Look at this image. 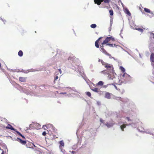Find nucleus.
<instances>
[{
  "label": "nucleus",
  "instance_id": "nucleus-33",
  "mask_svg": "<svg viewBox=\"0 0 154 154\" xmlns=\"http://www.w3.org/2000/svg\"><path fill=\"white\" fill-rule=\"evenodd\" d=\"M0 149L2 150V152L1 154H5V152L2 149H1V148L0 147Z\"/></svg>",
  "mask_w": 154,
  "mask_h": 154
},
{
  "label": "nucleus",
  "instance_id": "nucleus-40",
  "mask_svg": "<svg viewBox=\"0 0 154 154\" xmlns=\"http://www.w3.org/2000/svg\"><path fill=\"white\" fill-rule=\"evenodd\" d=\"M66 92H64V93L62 92V93H60V94H66Z\"/></svg>",
  "mask_w": 154,
  "mask_h": 154
},
{
  "label": "nucleus",
  "instance_id": "nucleus-41",
  "mask_svg": "<svg viewBox=\"0 0 154 154\" xmlns=\"http://www.w3.org/2000/svg\"><path fill=\"white\" fill-rule=\"evenodd\" d=\"M152 35H153V38L154 39V34L153 33H152Z\"/></svg>",
  "mask_w": 154,
  "mask_h": 154
},
{
  "label": "nucleus",
  "instance_id": "nucleus-5",
  "mask_svg": "<svg viewBox=\"0 0 154 154\" xmlns=\"http://www.w3.org/2000/svg\"><path fill=\"white\" fill-rule=\"evenodd\" d=\"M131 123H129L128 124H123V125H121L120 126L121 129L122 131H124V128H125L127 126L131 125Z\"/></svg>",
  "mask_w": 154,
  "mask_h": 154
},
{
  "label": "nucleus",
  "instance_id": "nucleus-42",
  "mask_svg": "<svg viewBox=\"0 0 154 154\" xmlns=\"http://www.w3.org/2000/svg\"><path fill=\"white\" fill-rule=\"evenodd\" d=\"M74 152H74V151H72V153H74Z\"/></svg>",
  "mask_w": 154,
  "mask_h": 154
},
{
  "label": "nucleus",
  "instance_id": "nucleus-6",
  "mask_svg": "<svg viewBox=\"0 0 154 154\" xmlns=\"http://www.w3.org/2000/svg\"><path fill=\"white\" fill-rule=\"evenodd\" d=\"M17 140L23 145H25L26 144V141L23 140L19 138H17Z\"/></svg>",
  "mask_w": 154,
  "mask_h": 154
},
{
  "label": "nucleus",
  "instance_id": "nucleus-17",
  "mask_svg": "<svg viewBox=\"0 0 154 154\" xmlns=\"http://www.w3.org/2000/svg\"><path fill=\"white\" fill-rule=\"evenodd\" d=\"M113 125V124L110 123H107L106 124H105L106 125L108 128H110L112 127Z\"/></svg>",
  "mask_w": 154,
  "mask_h": 154
},
{
  "label": "nucleus",
  "instance_id": "nucleus-31",
  "mask_svg": "<svg viewBox=\"0 0 154 154\" xmlns=\"http://www.w3.org/2000/svg\"><path fill=\"white\" fill-rule=\"evenodd\" d=\"M107 72L106 70H104L103 71L101 72V73H103V74H105L106 72Z\"/></svg>",
  "mask_w": 154,
  "mask_h": 154
},
{
  "label": "nucleus",
  "instance_id": "nucleus-32",
  "mask_svg": "<svg viewBox=\"0 0 154 154\" xmlns=\"http://www.w3.org/2000/svg\"><path fill=\"white\" fill-rule=\"evenodd\" d=\"M103 65L105 66L106 63L104 62L103 61L101 63Z\"/></svg>",
  "mask_w": 154,
  "mask_h": 154
},
{
  "label": "nucleus",
  "instance_id": "nucleus-29",
  "mask_svg": "<svg viewBox=\"0 0 154 154\" xmlns=\"http://www.w3.org/2000/svg\"><path fill=\"white\" fill-rule=\"evenodd\" d=\"M58 78V77L57 76L55 75L54 76V81H56Z\"/></svg>",
  "mask_w": 154,
  "mask_h": 154
},
{
  "label": "nucleus",
  "instance_id": "nucleus-25",
  "mask_svg": "<svg viewBox=\"0 0 154 154\" xmlns=\"http://www.w3.org/2000/svg\"><path fill=\"white\" fill-rule=\"evenodd\" d=\"M97 26V25L95 24H92L91 25V27L92 28H95Z\"/></svg>",
  "mask_w": 154,
  "mask_h": 154
},
{
  "label": "nucleus",
  "instance_id": "nucleus-20",
  "mask_svg": "<svg viewBox=\"0 0 154 154\" xmlns=\"http://www.w3.org/2000/svg\"><path fill=\"white\" fill-rule=\"evenodd\" d=\"M103 83L102 81H99L97 84L98 85L101 86L103 85Z\"/></svg>",
  "mask_w": 154,
  "mask_h": 154
},
{
  "label": "nucleus",
  "instance_id": "nucleus-30",
  "mask_svg": "<svg viewBox=\"0 0 154 154\" xmlns=\"http://www.w3.org/2000/svg\"><path fill=\"white\" fill-rule=\"evenodd\" d=\"M126 119L128 121V122H131L132 121L130 119L129 117H127L126 118Z\"/></svg>",
  "mask_w": 154,
  "mask_h": 154
},
{
  "label": "nucleus",
  "instance_id": "nucleus-23",
  "mask_svg": "<svg viewBox=\"0 0 154 154\" xmlns=\"http://www.w3.org/2000/svg\"><path fill=\"white\" fill-rule=\"evenodd\" d=\"M109 12L111 16H113V11L112 9H110L109 11Z\"/></svg>",
  "mask_w": 154,
  "mask_h": 154
},
{
  "label": "nucleus",
  "instance_id": "nucleus-4",
  "mask_svg": "<svg viewBox=\"0 0 154 154\" xmlns=\"http://www.w3.org/2000/svg\"><path fill=\"white\" fill-rule=\"evenodd\" d=\"M108 70H109V72H111L113 70V67L110 64L106 63L105 65L104 66Z\"/></svg>",
  "mask_w": 154,
  "mask_h": 154
},
{
  "label": "nucleus",
  "instance_id": "nucleus-3",
  "mask_svg": "<svg viewBox=\"0 0 154 154\" xmlns=\"http://www.w3.org/2000/svg\"><path fill=\"white\" fill-rule=\"evenodd\" d=\"M110 40H111L112 41H115V39L114 38L111 37H107L102 43V45L106 44Z\"/></svg>",
  "mask_w": 154,
  "mask_h": 154
},
{
  "label": "nucleus",
  "instance_id": "nucleus-8",
  "mask_svg": "<svg viewBox=\"0 0 154 154\" xmlns=\"http://www.w3.org/2000/svg\"><path fill=\"white\" fill-rule=\"evenodd\" d=\"M103 38V37H100L98 39H97V40H96V42H95V47L96 48H99V45L98 44V42H99V40L100 39H102V38Z\"/></svg>",
  "mask_w": 154,
  "mask_h": 154
},
{
  "label": "nucleus",
  "instance_id": "nucleus-1",
  "mask_svg": "<svg viewBox=\"0 0 154 154\" xmlns=\"http://www.w3.org/2000/svg\"><path fill=\"white\" fill-rule=\"evenodd\" d=\"M120 69L124 73V74L121 76V79L124 80L125 82L130 80L131 77L128 74L125 72V70L124 68L122 66H120Z\"/></svg>",
  "mask_w": 154,
  "mask_h": 154
},
{
  "label": "nucleus",
  "instance_id": "nucleus-35",
  "mask_svg": "<svg viewBox=\"0 0 154 154\" xmlns=\"http://www.w3.org/2000/svg\"><path fill=\"white\" fill-rule=\"evenodd\" d=\"M100 122L103 123L104 121L102 119H100Z\"/></svg>",
  "mask_w": 154,
  "mask_h": 154
},
{
  "label": "nucleus",
  "instance_id": "nucleus-19",
  "mask_svg": "<svg viewBox=\"0 0 154 154\" xmlns=\"http://www.w3.org/2000/svg\"><path fill=\"white\" fill-rule=\"evenodd\" d=\"M92 90L96 92H99L100 91V89H98L97 88H94L92 89Z\"/></svg>",
  "mask_w": 154,
  "mask_h": 154
},
{
  "label": "nucleus",
  "instance_id": "nucleus-7",
  "mask_svg": "<svg viewBox=\"0 0 154 154\" xmlns=\"http://www.w3.org/2000/svg\"><path fill=\"white\" fill-rule=\"evenodd\" d=\"M150 60L151 63L153 64H154V53L151 54L150 56Z\"/></svg>",
  "mask_w": 154,
  "mask_h": 154
},
{
  "label": "nucleus",
  "instance_id": "nucleus-43",
  "mask_svg": "<svg viewBox=\"0 0 154 154\" xmlns=\"http://www.w3.org/2000/svg\"><path fill=\"white\" fill-rule=\"evenodd\" d=\"M122 81H123V82H124L122 80Z\"/></svg>",
  "mask_w": 154,
  "mask_h": 154
},
{
  "label": "nucleus",
  "instance_id": "nucleus-14",
  "mask_svg": "<svg viewBox=\"0 0 154 154\" xmlns=\"http://www.w3.org/2000/svg\"><path fill=\"white\" fill-rule=\"evenodd\" d=\"M8 126L6 127V128L9 129L11 130L15 131V129L13 127V126L11 125L8 124Z\"/></svg>",
  "mask_w": 154,
  "mask_h": 154
},
{
  "label": "nucleus",
  "instance_id": "nucleus-26",
  "mask_svg": "<svg viewBox=\"0 0 154 154\" xmlns=\"http://www.w3.org/2000/svg\"><path fill=\"white\" fill-rule=\"evenodd\" d=\"M111 74L109 75H108V78L109 79H113V76L112 75L111 76Z\"/></svg>",
  "mask_w": 154,
  "mask_h": 154
},
{
  "label": "nucleus",
  "instance_id": "nucleus-34",
  "mask_svg": "<svg viewBox=\"0 0 154 154\" xmlns=\"http://www.w3.org/2000/svg\"><path fill=\"white\" fill-rule=\"evenodd\" d=\"M104 45V44H103V45L101 44V45H100V49H102L104 48H103V45Z\"/></svg>",
  "mask_w": 154,
  "mask_h": 154
},
{
  "label": "nucleus",
  "instance_id": "nucleus-38",
  "mask_svg": "<svg viewBox=\"0 0 154 154\" xmlns=\"http://www.w3.org/2000/svg\"><path fill=\"white\" fill-rule=\"evenodd\" d=\"M58 70L59 71L60 73V74H61V73H62V71H61V69H58Z\"/></svg>",
  "mask_w": 154,
  "mask_h": 154
},
{
  "label": "nucleus",
  "instance_id": "nucleus-9",
  "mask_svg": "<svg viewBox=\"0 0 154 154\" xmlns=\"http://www.w3.org/2000/svg\"><path fill=\"white\" fill-rule=\"evenodd\" d=\"M111 94L109 92H106L105 94V97L108 99H109L111 98Z\"/></svg>",
  "mask_w": 154,
  "mask_h": 154
},
{
  "label": "nucleus",
  "instance_id": "nucleus-11",
  "mask_svg": "<svg viewBox=\"0 0 154 154\" xmlns=\"http://www.w3.org/2000/svg\"><path fill=\"white\" fill-rule=\"evenodd\" d=\"M124 12L125 14H127L128 16H131V13L129 12V10L127 8H125L124 10Z\"/></svg>",
  "mask_w": 154,
  "mask_h": 154
},
{
  "label": "nucleus",
  "instance_id": "nucleus-27",
  "mask_svg": "<svg viewBox=\"0 0 154 154\" xmlns=\"http://www.w3.org/2000/svg\"><path fill=\"white\" fill-rule=\"evenodd\" d=\"M136 29L142 32H143V29L141 28H137V29Z\"/></svg>",
  "mask_w": 154,
  "mask_h": 154
},
{
  "label": "nucleus",
  "instance_id": "nucleus-36",
  "mask_svg": "<svg viewBox=\"0 0 154 154\" xmlns=\"http://www.w3.org/2000/svg\"><path fill=\"white\" fill-rule=\"evenodd\" d=\"M42 134L43 135V136H45L46 135V132L45 131H44L42 133Z\"/></svg>",
  "mask_w": 154,
  "mask_h": 154
},
{
  "label": "nucleus",
  "instance_id": "nucleus-18",
  "mask_svg": "<svg viewBox=\"0 0 154 154\" xmlns=\"http://www.w3.org/2000/svg\"><path fill=\"white\" fill-rule=\"evenodd\" d=\"M144 10L146 13L152 14V12H151V11L149 9L147 8H144Z\"/></svg>",
  "mask_w": 154,
  "mask_h": 154
},
{
  "label": "nucleus",
  "instance_id": "nucleus-22",
  "mask_svg": "<svg viewBox=\"0 0 154 154\" xmlns=\"http://www.w3.org/2000/svg\"><path fill=\"white\" fill-rule=\"evenodd\" d=\"M16 132L18 135L21 136L23 138L25 139V137L23 136L20 132L17 131H16Z\"/></svg>",
  "mask_w": 154,
  "mask_h": 154
},
{
  "label": "nucleus",
  "instance_id": "nucleus-13",
  "mask_svg": "<svg viewBox=\"0 0 154 154\" xmlns=\"http://www.w3.org/2000/svg\"><path fill=\"white\" fill-rule=\"evenodd\" d=\"M100 51H101L103 53L106 55L108 56L109 55V54L106 52V51L104 49V48L100 49Z\"/></svg>",
  "mask_w": 154,
  "mask_h": 154
},
{
  "label": "nucleus",
  "instance_id": "nucleus-37",
  "mask_svg": "<svg viewBox=\"0 0 154 154\" xmlns=\"http://www.w3.org/2000/svg\"><path fill=\"white\" fill-rule=\"evenodd\" d=\"M115 87L116 90H117L119 91H120V89L119 88H118L115 85Z\"/></svg>",
  "mask_w": 154,
  "mask_h": 154
},
{
  "label": "nucleus",
  "instance_id": "nucleus-24",
  "mask_svg": "<svg viewBox=\"0 0 154 154\" xmlns=\"http://www.w3.org/2000/svg\"><path fill=\"white\" fill-rule=\"evenodd\" d=\"M86 95L89 97H91V94L90 92L87 91L85 93Z\"/></svg>",
  "mask_w": 154,
  "mask_h": 154
},
{
  "label": "nucleus",
  "instance_id": "nucleus-12",
  "mask_svg": "<svg viewBox=\"0 0 154 154\" xmlns=\"http://www.w3.org/2000/svg\"><path fill=\"white\" fill-rule=\"evenodd\" d=\"M94 3L97 5H100L102 2V0H94Z\"/></svg>",
  "mask_w": 154,
  "mask_h": 154
},
{
  "label": "nucleus",
  "instance_id": "nucleus-28",
  "mask_svg": "<svg viewBox=\"0 0 154 154\" xmlns=\"http://www.w3.org/2000/svg\"><path fill=\"white\" fill-rule=\"evenodd\" d=\"M106 45H109L110 47H113V45L112 44H111L110 43H107L106 44Z\"/></svg>",
  "mask_w": 154,
  "mask_h": 154
},
{
  "label": "nucleus",
  "instance_id": "nucleus-39",
  "mask_svg": "<svg viewBox=\"0 0 154 154\" xmlns=\"http://www.w3.org/2000/svg\"><path fill=\"white\" fill-rule=\"evenodd\" d=\"M103 61V60H100V59H99L98 61L99 62L101 63Z\"/></svg>",
  "mask_w": 154,
  "mask_h": 154
},
{
  "label": "nucleus",
  "instance_id": "nucleus-21",
  "mask_svg": "<svg viewBox=\"0 0 154 154\" xmlns=\"http://www.w3.org/2000/svg\"><path fill=\"white\" fill-rule=\"evenodd\" d=\"M18 55L20 57H22L23 55V51L21 50H20L18 52Z\"/></svg>",
  "mask_w": 154,
  "mask_h": 154
},
{
  "label": "nucleus",
  "instance_id": "nucleus-10",
  "mask_svg": "<svg viewBox=\"0 0 154 154\" xmlns=\"http://www.w3.org/2000/svg\"><path fill=\"white\" fill-rule=\"evenodd\" d=\"M59 143L60 144V147L61 150L62 149V147L64 146V143L63 140H61L60 141Z\"/></svg>",
  "mask_w": 154,
  "mask_h": 154
},
{
  "label": "nucleus",
  "instance_id": "nucleus-2",
  "mask_svg": "<svg viewBox=\"0 0 154 154\" xmlns=\"http://www.w3.org/2000/svg\"><path fill=\"white\" fill-rule=\"evenodd\" d=\"M104 2L105 4H102V5H103V8H105L107 9H109L110 8V6L109 4L110 2L109 0H102V2Z\"/></svg>",
  "mask_w": 154,
  "mask_h": 154
},
{
  "label": "nucleus",
  "instance_id": "nucleus-16",
  "mask_svg": "<svg viewBox=\"0 0 154 154\" xmlns=\"http://www.w3.org/2000/svg\"><path fill=\"white\" fill-rule=\"evenodd\" d=\"M29 144H30V145L29 146L28 144H26V146L27 147L31 148L33 146H35V145L33 143H30Z\"/></svg>",
  "mask_w": 154,
  "mask_h": 154
},
{
  "label": "nucleus",
  "instance_id": "nucleus-15",
  "mask_svg": "<svg viewBox=\"0 0 154 154\" xmlns=\"http://www.w3.org/2000/svg\"><path fill=\"white\" fill-rule=\"evenodd\" d=\"M19 80L20 81L23 82H26V78L24 77H20L19 78Z\"/></svg>",
  "mask_w": 154,
  "mask_h": 154
}]
</instances>
